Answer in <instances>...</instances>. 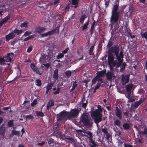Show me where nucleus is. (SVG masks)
<instances>
[{"instance_id": "64", "label": "nucleus", "mask_w": 147, "mask_h": 147, "mask_svg": "<svg viewBox=\"0 0 147 147\" xmlns=\"http://www.w3.org/2000/svg\"><path fill=\"white\" fill-rule=\"evenodd\" d=\"M124 147H133L131 145L125 143L124 144Z\"/></svg>"}, {"instance_id": "22", "label": "nucleus", "mask_w": 147, "mask_h": 147, "mask_svg": "<svg viewBox=\"0 0 147 147\" xmlns=\"http://www.w3.org/2000/svg\"><path fill=\"white\" fill-rule=\"evenodd\" d=\"M79 0H71V3L73 5H74V7L76 8L78 6V3Z\"/></svg>"}, {"instance_id": "12", "label": "nucleus", "mask_w": 147, "mask_h": 147, "mask_svg": "<svg viewBox=\"0 0 147 147\" xmlns=\"http://www.w3.org/2000/svg\"><path fill=\"white\" fill-rule=\"evenodd\" d=\"M114 76V74L111 71H108L106 74L107 80L108 81H111Z\"/></svg>"}, {"instance_id": "42", "label": "nucleus", "mask_w": 147, "mask_h": 147, "mask_svg": "<svg viewBox=\"0 0 147 147\" xmlns=\"http://www.w3.org/2000/svg\"><path fill=\"white\" fill-rule=\"evenodd\" d=\"M33 38V36L32 35H30L28 36V37L24 38L23 40V41H27L31 39H32Z\"/></svg>"}, {"instance_id": "55", "label": "nucleus", "mask_w": 147, "mask_h": 147, "mask_svg": "<svg viewBox=\"0 0 147 147\" xmlns=\"http://www.w3.org/2000/svg\"><path fill=\"white\" fill-rule=\"evenodd\" d=\"M128 33L131 38H135V36L134 35H132L130 30H129V32H128Z\"/></svg>"}, {"instance_id": "47", "label": "nucleus", "mask_w": 147, "mask_h": 147, "mask_svg": "<svg viewBox=\"0 0 147 147\" xmlns=\"http://www.w3.org/2000/svg\"><path fill=\"white\" fill-rule=\"evenodd\" d=\"M28 23L26 22H23L20 25V26L21 28L23 27H24L25 28L28 27Z\"/></svg>"}, {"instance_id": "41", "label": "nucleus", "mask_w": 147, "mask_h": 147, "mask_svg": "<svg viewBox=\"0 0 147 147\" xmlns=\"http://www.w3.org/2000/svg\"><path fill=\"white\" fill-rule=\"evenodd\" d=\"M49 103V105L50 107L53 106L54 105V100L53 99H51L49 101L48 104Z\"/></svg>"}, {"instance_id": "38", "label": "nucleus", "mask_w": 147, "mask_h": 147, "mask_svg": "<svg viewBox=\"0 0 147 147\" xmlns=\"http://www.w3.org/2000/svg\"><path fill=\"white\" fill-rule=\"evenodd\" d=\"M32 70L34 71L36 73L39 74V75H41L42 74V73L40 72L39 71L37 67H36L34 68Z\"/></svg>"}, {"instance_id": "35", "label": "nucleus", "mask_w": 147, "mask_h": 147, "mask_svg": "<svg viewBox=\"0 0 147 147\" xmlns=\"http://www.w3.org/2000/svg\"><path fill=\"white\" fill-rule=\"evenodd\" d=\"M36 85L38 86H40L42 85L41 80L39 79H38L36 80Z\"/></svg>"}, {"instance_id": "44", "label": "nucleus", "mask_w": 147, "mask_h": 147, "mask_svg": "<svg viewBox=\"0 0 147 147\" xmlns=\"http://www.w3.org/2000/svg\"><path fill=\"white\" fill-rule=\"evenodd\" d=\"M126 63H123L122 65V67H121L120 69V71H123L125 68V66H126Z\"/></svg>"}, {"instance_id": "30", "label": "nucleus", "mask_w": 147, "mask_h": 147, "mask_svg": "<svg viewBox=\"0 0 147 147\" xmlns=\"http://www.w3.org/2000/svg\"><path fill=\"white\" fill-rule=\"evenodd\" d=\"M84 100H83V99H82V102L83 103L82 105V107L83 108H85V109L88 104V101L87 100H86V101L85 102H84Z\"/></svg>"}, {"instance_id": "21", "label": "nucleus", "mask_w": 147, "mask_h": 147, "mask_svg": "<svg viewBox=\"0 0 147 147\" xmlns=\"http://www.w3.org/2000/svg\"><path fill=\"white\" fill-rule=\"evenodd\" d=\"M58 70L57 69H55L54 71V73L53 75V78L56 80H58Z\"/></svg>"}, {"instance_id": "17", "label": "nucleus", "mask_w": 147, "mask_h": 147, "mask_svg": "<svg viewBox=\"0 0 147 147\" xmlns=\"http://www.w3.org/2000/svg\"><path fill=\"white\" fill-rule=\"evenodd\" d=\"M129 80V76L128 75L124 76L123 75L122 77L121 80L123 82V84H125L128 83Z\"/></svg>"}, {"instance_id": "1", "label": "nucleus", "mask_w": 147, "mask_h": 147, "mask_svg": "<svg viewBox=\"0 0 147 147\" xmlns=\"http://www.w3.org/2000/svg\"><path fill=\"white\" fill-rule=\"evenodd\" d=\"M114 5H113L111 11V15L110 20L109 26L110 27V30H112L111 34L113 31V28L114 24H117V22H118L119 17V15L121 14L123 11V9L125 8L121 7L119 9V2L118 0L115 1Z\"/></svg>"}, {"instance_id": "53", "label": "nucleus", "mask_w": 147, "mask_h": 147, "mask_svg": "<svg viewBox=\"0 0 147 147\" xmlns=\"http://www.w3.org/2000/svg\"><path fill=\"white\" fill-rule=\"evenodd\" d=\"M101 85V84L100 83H97L96 85L95 86L94 88H95V90H96L98 89L99 88Z\"/></svg>"}, {"instance_id": "14", "label": "nucleus", "mask_w": 147, "mask_h": 147, "mask_svg": "<svg viewBox=\"0 0 147 147\" xmlns=\"http://www.w3.org/2000/svg\"><path fill=\"white\" fill-rule=\"evenodd\" d=\"M57 30V33L59 32V27H58L57 28L53 29L47 32L48 36H51L52 35L54 34L56 32V31Z\"/></svg>"}, {"instance_id": "3", "label": "nucleus", "mask_w": 147, "mask_h": 147, "mask_svg": "<svg viewBox=\"0 0 147 147\" xmlns=\"http://www.w3.org/2000/svg\"><path fill=\"white\" fill-rule=\"evenodd\" d=\"M92 116L94 117V122L96 124H98L102 120V113L98 110H95L92 113Z\"/></svg>"}, {"instance_id": "37", "label": "nucleus", "mask_w": 147, "mask_h": 147, "mask_svg": "<svg viewBox=\"0 0 147 147\" xmlns=\"http://www.w3.org/2000/svg\"><path fill=\"white\" fill-rule=\"evenodd\" d=\"M13 120H10L8 122L7 125L9 127H13L14 126Z\"/></svg>"}, {"instance_id": "60", "label": "nucleus", "mask_w": 147, "mask_h": 147, "mask_svg": "<svg viewBox=\"0 0 147 147\" xmlns=\"http://www.w3.org/2000/svg\"><path fill=\"white\" fill-rule=\"evenodd\" d=\"M32 50V47L31 46L29 47L27 49V52H30Z\"/></svg>"}, {"instance_id": "59", "label": "nucleus", "mask_w": 147, "mask_h": 147, "mask_svg": "<svg viewBox=\"0 0 147 147\" xmlns=\"http://www.w3.org/2000/svg\"><path fill=\"white\" fill-rule=\"evenodd\" d=\"M67 140H69V141L68 142L69 143H72L74 141V139L70 137H68Z\"/></svg>"}, {"instance_id": "8", "label": "nucleus", "mask_w": 147, "mask_h": 147, "mask_svg": "<svg viewBox=\"0 0 147 147\" xmlns=\"http://www.w3.org/2000/svg\"><path fill=\"white\" fill-rule=\"evenodd\" d=\"M14 55L13 53H7L3 57L4 62H10L13 59Z\"/></svg>"}, {"instance_id": "13", "label": "nucleus", "mask_w": 147, "mask_h": 147, "mask_svg": "<svg viewBox=\"0 0 147 147\" xmlns=\"http://www.w3.org/2000/svg\"><path fill=\"white\" fill-rule=\"evenodd\" d=\"M106 70H102L100 71H98L96 73L97 75L96 76V78H102L103 77L106 73Z\"/></svg>"}, {"instance_id": "28", "label": "nucleus", "mask_w": 147, "mask_h": 147, "mask_svg": "<svg viewBox=\"0 0 147 147\" xmlns=\"http://www.w3.org/2000/svg\"><path fill=\"white\" fill-rule=\"evenodd\" d=\"M95 44H94L90 47L89 51V54L93 55L94 54L93 51L94 47Z\"/></svg>"}, {"instance_id": "49", "label": "nucleus", "mask_w": 147, "mask_h": 147, "mask_svg": "<svg viewBox=\"0 0 147 147\" xmlns=\"http://www.w3.org/2000/svg\"><path fill=\"white\" fill-rule=\"evenodd\" d=\"M37 100L35 99L31 104V105L32 107H34L35 105L37 104Z\"/></svg>"}, {"instance_id": "15", "label": "nucleus", "mask_w": 147, "mask_h": 147, "mask_svg": "<svg viewBox=\"0 0 147 147\" xmlns=\"http://www.w3.org/2000/svg\"><path fill=\"white\" fill-rule=\"evenodd\" d=\"M36 32L38 34H40L44 32L46 28L43 27H37L35 28Z\"/></svg>"}, {"instance_id": "39", "label": "nucleus", "mask_w": 147, "mask_h": 147, "mask_svg": "<svg viewBox=\"0 0 147 147\" xmlns=\"http://www.w3.org/2000/svg\"><path fill=\"white\" fill-rule=\"evenodd\" d=\"M45 56L44 55H42L40 58L39 61L40 63H42L45 61Z\"/></svg>"}, {"instance_id": "58", "label": "nucleus", "mask_w": 147, "mask_h": 147, "mask_svg": "<svg viewBox=\"0 0 147 147\" xmlns=\"http://www.w3.org/2000/svg\"><path fill=\"white\" fill-rule=\"evenodd\" d=\"M88 28V26L85 24L82 26V30L83 31L86 29Z\"/></svg>"}, {"instance_id": "11", "label": "nucleus", "mask_w": 147, "mask_h": 147, "mask_svg": "<svg viewBox=\"0 0 147 147\" xmlns=\"http://www.w3.org/2000/svg\"><path fill=\"white\" fill-rule=\"evenodd\" d=\"M114 57L113 55L108 52V63L109 65H110L114 61Z\"/></svg>"}, {"instance_id": "2", "label": "nucleus", "mask_w": 147, "mask_h": 147, "mask_svg": "<svg viewBox=\"0 0 147 147\" xmlns=\"http://www.w3.org/2000/svg\"><path fill=\"white\" fill-rule=\"evenodd\" d=\"M119 48L117 45H114L109 49L108 53H113L114 55L116 57H120L121 58H123V51H120L119 55Z\"/></svg>"}, {"instance_id": "4", "label": "nucleus", "mask_w": 147, "mask_h": 147, "mask_svg": "<svg viewBox=\"0 0 147 147\" xmlns=\"http://www.w3.org/2000/svg\"><path fill=\"white\" fill-rule=\"evenodd\" d=\"M80 121L85 126H90L92 124V121L89 119L88 116L85 113L83 114L80 117Z\"/></svg>"}, {"instance_id": "19", "label": "nucleus", "mask_w": 147, "mask_h": 147, "mask_svg": "<svg viewBox=\"0 0 147 147\" xmlns=\"http://www.w3.org/2000/svg\"><path fill=\"white\" fill-rule=\"evenodd\" d=\"M133 87V85L132 84H128L125 86L126 90L127 92L131 93V90Z\"/></svg>"}, {"instance_id": "23", "label": "nucleus", "mask_w": 147, "mask_h": 147, "mask_svg": "<svg viewBox=\"0 0 147 147\" xmlns=\"http://www.w3.org/2000/svg\"><path fill=\"white\" fill-rule=\"evenodd\" d=\"M86 18V16L85 14H84L82 15L79 19L80 22L82 24H83Z\"/></svg>"}, {"instance_id": "45", "label": "nucleus", "mask_w": 147, "mask_h": 147, "mask_svg": "<svg viewBox=\"0 0 147 147\" xmlns=\"http://www.w3.org/2000/svg\"><path fill=\"white\" fill-rule=\"evenodd\" d=\"M97 78L96 77V76L94 78H93L92 80V84H94L96 83L97 81Z\"/></svg>"}, {"instance_id": "33", "label": "nucleus", "mask_w": 147, "mask_h": 147, "mask_svg": "<svg viewBox=\"0 0 147 147\" xmlns=\"http://www.w3.org/2000/svg\"><path fill=\"white\" fill-rule=\"evenodd\" d=\"M14 135H18V131H16L13 130L11 131V134L10 135L11 137H12Z\"/></svg>"}, {"instance_id": "27", "label": "nucleus", "mask_w": 147, "mask_h": 147, "mask_svg": "<svg viewBox=\"0 0 147 147\" xmlns=\"http://www.w3.org/2000/svg\"><path fill=\"white\" fill-rule=\"evenodd\" d=\"M84 133L87 134V135H85V136H86L88 137V138L93 136L92 133L90 131H84Z\"/></svg>"}, {"instance_id": "29", "label": "nucleus", "mask_w": 147, "mask_h": 147, "mask_svg": "<svg viewBox=\"0 0 147 147\" xmlns=\"http://www.w3.org/2000/svg\"><path fill=\"white\" fill-rule=\"evenodd\" d=\"M140 34L142 38H145L147 41V31L144 33L141 32Z\"/></svg>"}, {"instance_id": "46", "label": "nucleus", "mask_w": 147, "mask_h": 147, "mask_svg": "<svg viewBox=\"0 0 147 147\" xmlns=\"http://www.w3.org/2000/svg\"><path fill=\"white\" fill-rule=\"evenodd\" d=\"M61 90L60 88H58L57 89V90L55 91H54L53 93L54 94H57L59 93L60 92Z\"/></svg>"}, {"instance_id": "61", "label": "nucleus", "mask_w": 147, "mask_h": 147, "mask_svg": "<svg viewBox=\"0 0 147 147\" xmlns=\"http://www.w3.org/2000/svg\"><path fill=\"white\" fill-rule=\"evenodd\" d=\"M48 143L49 145H50L52 143H53V139L52 138H51L49 140Z\"/></svg>"}, {"instance_id": "32", "label": "nucleus", "mask_w": 147, "mask_h": 147, "mask_svg": "<svg viewBox=\"0 0 147 147\" xmlns=\"http://www.w3.org/2000/svg\"><path fill=\"white\" fill-rule=\"evenodd\" d=\"M71 71L70 70H67L65 72V74L66 76L68 78L70 77L71 74Z\"/></svg>"}, {"instance_id": "20", "label": "nucleus", "mask_w": 147, "mask_h": 147, "mask_svg": "<svg viewBox=\"0 0 147 147\" xmlns=\"http://www.w3.org/2000/svg\"><path fill=\"white\" fill-rule=\"evenodd\" d=\"M5 124H3L0 128V135L2 136H4L5 134V128L4 127Z\"/></svg>"}, {"instance_id": "34", "label": "nucleus", "mask_w": 147, "mask_h": 147, "mask_svg": "<svg viewBox=\"0 0 147 147\" xmlns=\"http://www.w3.org/2000/svg\"><path fill=\"white\" fill-rule=\"evenodd\" d=\"M139 134H142V135L145 136V135H147V128H144L143 131H141L140 133Z\"/></svg>"}, {"instance_id": "40", "label": "nucleus", "mask_w": 147, "mask_h": 147, "mask_svg": "<svg viewBox=\"0 0 147 147\" xmlns=\"http://www.w3.org/2000/svg\"><path fill=\"white\" fill-rule=\"evenodd\" d=\"M64 55L62 53L59 54L57 56V59H62Z\"/></svg>"}, {"instance_id": "10", "label": "nucleus", "mask_w": 147, "mask_h": 147, "mask_svg": "<svg viewBox=\"0 0 147 147\" xmlns=\"http://www.w3.org/2000/svg\"><path fill=\"white\" fill-rule=\"evenodd\" d=\"M115 115L119 119H122V111L118 107H116L115 110Z\"/></svg>"}, {"instance_id": "52", "label": "nucleus", "mask_w": 147, "mask_h": 147, "mask_svg": "<svg viewBox=\"0 0 147 147\" xmlns=\"http://www.w3.org/2000/svg\"><path fill=\"white\" fill-rule=\"evenodd\" d=\"M106 137H105V138L107 140H109V138L111 137V136L110 134L109 133H108V134H105Z\"/></svg>"}, {"instance_id": "62", "label": "nucleus", "mask_w": 147, "mask_h": 147, "mask_svg": "<svg viewBox=\"0 0 147 147\" xmlns=\"http://www.w3.org/2000/svg\"><path fill=\"white\" fill-rule=\"evenodd\" d=\"M92 144H91L90 146L91 147H97V145L96 144L95 142L92 143Z\"/></svg>"}, {"instance_id": "25", "label": "nucleus", "mask_w": 147, "mask_h": 147, "mask_svg": "<svg viewBox=\"0 0 147 147\" xmlns=\"http://www.w3.org/2000/svg\"><path fill=\"white\" fill-rule=\"evenodd\" d=\"M123 129L124 130H127L130 128L129 125L127 123H124L123 125Z\"/></svg>"}, {"instance_id": "48", "label": "nucleus", "mask_w": 147, "mask_h": 147, "mask_svg": "<svg viewBox=\"0 0 147 147\" xmlns=\"http://www.w3.org/2000/svg\"><path fill=\"white\" fill-rule=\"evenodd\" d=\"M97 81L98 82L97 83H100V84L103 83V80L102 78H97Z\"/></svg>"}, {"instance_id": "63", "label": "nucleus", "mask_w": 147, "mask_h": 147, "mask_svg": "<svg viewBox=\"0 0 147 147\" xmlns=\"http://www.w3.org/2000/svg\"><path fill=\"white\" fill-rule=\"evenodd\" d=\"M118 146H119V147H123V142L121 140H119L118 141Z\"/></svg>"}, {"instance_id": "57", "label": "nucleus", "mask_w": 147, "mask_h": 147, "mask_svg": "<svg viewBox=\"0 0 147 147\" xmlns=\"http://www.w3.org/2000/svg\"><path fill=\"white\" fill-rule=\"evenodd\" d=\"M43 65L45 67L47 68V69H49V68L50 66V64L48 63H46V64L45 63H43Z\"/></svg>"}, {"instance_id": "56", "label": "nucleus", "mask_w": 147, "mask_h": 147, "mask_svg": "<svg viewBox=\"0 0 147 147\" xmlns=\"http://www.w3.org/2000/svg\"><path fill=\"white\" fill-rule=\"evenodd\" d=\"M69 49V48L68 47H67V48L65 49L64 50L62 51V53L64 55V54H66L67 52L68 51V50Z\"/></svg>"}, {"instance_id": "50", "label": "nucleus", "mask_w": 147, "mask_h": 147, "mask_svg": "<svg viewBox=\"0 0 147 147\" xmlns=\"http://www.w3.org/2000/svg\"><path fill=\"white\" fill-rule=\"evenodd\" d=\"M31 33V32L27 31L25 32V33L23 35V36H26L30 34Z\"/></svg>"}, {"instance_id": "5", "label": "nucleus", "mask_w": 147, "mask_h": 147, "mask_svg": "<svg viewBox=\"0 0 147 147\" xmlns=\"http://www.w3.org/2000/svg\"><path fill=\"white\" fill-rule=\"evenodd\" d=\"M117 61L115 60L112 62L110 65H109L111 70H112L115 66L117 68L119 67L121 65L123 61V58H121L120 57H116Z\"/></svg>"}, {"instance_id": "7", "label": "nucleus", "mask_w": 147, "mask_h": 147, "mask_svg": "<svg viewBox=\"0 0 147 147\" xmlns=\"http://www.w3.org/2000/svg\"><path fill=\"white\" fill-rule=\"evenodd\" d=\"M79 113V111L78 109H72L70 112H68V117H74L78 116Z\"/></svg>"}, {"instance_id": "6", "label": "nucleus", "mask_w": 147, "mask_h": 147, "mask_svg": "<svg viewBox=\"0 0 147 147\" xmlns=\"http://www.w3.org/2000/svg\"><path fill=\"white\" fill-rule=\"evenodd\" d=\"M16 34L18 35V30L17 29L15 30L13 32L6 35V41H8L10 39L13 38Z\"/></svg>"}, {"instance_id": "24", "label": "nucleus", "mask_w": 147, "mask_h": 147, "mask_svg": "<svg viewBox=\"0 0 147 147\" xmlns=\"http://www.w3.org/2000/svg\"><path fill=\"white\" fill-rule=\"evenodd\" d=\"M113 123L114 125L119 127L121 125V122L119 120L116 119L114 120Z\"/></svg>"}, {"instance_id": "43", "label": "nucleus", "mask_w": 147, "mask_h": 147, "mask_svg": "<svg viewBox=\"0 0 147 147\" xmlns=\"http://www.w3.org/2000/svg\"><path fill=\"white\" fill-rule=\"evenodd\" d=\"M102 132L105 134L108 133V129L106 127H104L102 129Z\"/></svg>"}, {"instance_id": "54", "label": "nucleus", "mask_w": 147, "mask_h": 147, "mask_svg": "<svg viewBox=\"0 0 147 147\" xmlns=\"http://www.w3.org/2000/svg\"><path fill=\"white\" fill-rule=\"evenodd\" d=\"M131 93L127 92L125 94V96L128 99H130L131 97Z\"/></svg>"}, {"instance_id": "31", "label": "nucleus", "mask_w": 147, "mask_h": 147, "mask_svg": "<svg viewBox=\"0 0 147 147\" xmlns=\"http://www.w3.org/2000/svg\"><path fill=\"white\" fill-rule=\"evenodd\" d=\"M114 42L111 40H109V42H108L107 45V47L108 48H110L112 45L113 44Z\"/></svg>"}, {"instance_id": "9", "label": "nucleus", "mask_w": 147, "mask_h": 147, "mask_svg": "<svg viewBox=\"0 0 147 147\" xmlns=\"http://www.w3.org/2000/svg\"><path fill=\"white\" fill-rule=\"evenodd\" d=\"M145 100L144 98H141L139 101H136L131 105V107L135 108V109L137 108Z\"/></svg>"}, {"instance_id": "18", "label": "nucleus", "mask_w": 147, "mask_h": 147, "mask_svg": "<svg viewBox=\"0 0 147 147\" xmlns=\"http://www.w3.org/2000/svg\"><path fill=\"white\" fill-rule=\"evenodd\" d=\"M54 83L53 82H51L49 83L46 86V93L47 94L49 91L52 88V87L53 86Z\"/></svg>"}, {"instance_id": "51", "label": "nucleus", "mask_w": 147, "mask_h": 147, "mask_svg": "<svg viewBox=\"0 0 147 147\" xmlns=\"http://www.w3.org/2000/svg\"><path fill=\"white\" fill-rule=\"evenodd\" d=\"M26 119H34V117L33 115H26Z\"/></svg>"}, {"instance_id": "26", "label": "nucleus", "mask_w": 147, "mask_h": 147, "mask_svg": "<svg viewBox=\"0 0 147 147\" xmlns=\"http://www.w3.org/2000/svg\"><path fill=\"white\" fill-rule=\"evenodd\" d=\"M41 111H36V116L37 117H43L45 116V115L42 112V109H41Z\"/></svg>"}, {"instance_id": "16", "label": "nucleus", "mask_w": 147, "mask_h": 147, "mask_svg": "<svg viewBox=\"0 0 147 147\" xmlns=\"http://www.w3.org/2000/svg\"><path fill=\"white\" fill-rule=\"evenodd\" d=\"M68 112H66L65 111H63L60 112L59 114L57 115V117L59 116L60 117H61L62 118L66 116H67L68 117Z\"/></svg>"}, {"instance_id": "36", "label": "nucleus", "mask_w": 147, "mask_h": 147, "mask_svg": "<svg viewBox=\"0 0 147 147\" xmlns=\"http://www.w3.org/2000/svg\"><path fill=\"white\" fill-rule=\"evenodd\" d=\"M10 18V16H7L4 18L1 21L4 24L8 21L9 19Z\"/></svg>"}]
</instances>
